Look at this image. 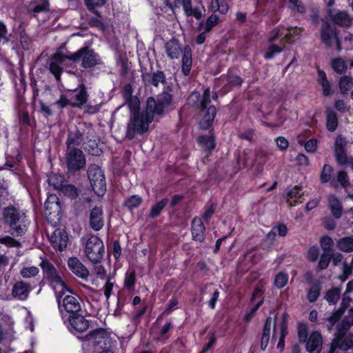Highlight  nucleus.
Returning a JSON list of instances; mask_svg holds the SVG:
<instances>
[{"label": "nucleus", "mask_w": 353, "mask_h": 353, "mask_svg": "<svg viewBox=\"0 0 353 353\" xmlns=\"http://www.w3.org/2000/svg\"><path fill=\"white\" fill-rule=\"evenodd\" d=\"M88 176L93 191L97 195H103L106 190V183L104 174L101 168L94 164L88 170Z\"/></svg>", "instance_id": "1a4fd4ad"}, {"label": "nucleus", "mask_w": 353, "mask_h": 353, "mask_svg": "<svg viewBox=\"0 0 353 353\" xmlns=\"http://www.w3.org/2000/svg\"><path fill=\"white\" fill-rule=\"evenodd\" d=\"M39 270L35 266L26 267L21 270L20 274L23 278H31L39 274Z\"/></svg>", "instance_id": "de8ad7c7"}, {"label": "nucleus", "mask_w": 353, "mask_h": 353, "mask_svg": "<svg viewBox=\"0 0 353 353\" xmlns=\"http://www.w3.org/2000/svg\"><path fill=\"white\" fill-rule=\"evenodd\" d=\"M71 327L79 332H83L88 328V321L81 315L74 316L70 319Z\"/></svg>", "instance_id": "cd10ccee"}, {"label": "nucleus", "mask_w": 353, "mask_h": 353, "mask_svg": "<svg viewBox=\"0 0 353 353\" xmlns=\"http://www.w3.org/2000/svg\"><path fill=\"white\" fill-rule=\"evenodd\" d=\"M28 14L37 17L40 13H47L50 11V3L48 0H31L26 6Z\"/></svg>", "instance_id": "dca6fc26"}, {"label": "nucleus", "mask_w": 353, "mask_h": 353, "mask_svg": "<svg viewBox=\"0 0 353 353\" xmlns=\"http://www.w3.org/2000/svg\"><path fill=\"white\" fill-rule=\"evenodd\" d=\"M288 315L285 313L283 314L282 319L281 322L279 323V327L280 330V336L279 343L277 344V347L281 350H283L285 345V338L288 334Z\"/></svg>", "instance_id": "bb28decb"}, {"label": "nucleus", "mask_w": 353, "mask_h": 353, "mask_svg": "<svg viewBox=\"0 0 353 353\" xmlns=\"http://www.w3.org/2000/svg\"><path fill=\"white\" fill-rule=\"evenodd\" d=\"M68 266L70 270L77 276L87 281L90 272L88 268L77 257H70L68 260Z\"/></svg>", "instance_id": "2eb2a0df"}, {"label": "nucleus", "mask_w": 353, "mask_h": 353, "mask_svg": "<svg viewBox=\"0 0 353 353\" xmlns=\"http://www.w3.org/2000/svg\"><path fill=\"white\" fill-rule=\"evenodd\" d=\"M192 235L195 241L201 243L205 237V228L201 218L194 217L192 221Z\"/></svg>", "instance_id": "4be33fe9"}, {"label": "nucleus", "mask_w": 353, "mask_h": 353, "mask_svg": "<svg viewBox=\"0 0 353 353\" xmlns=\"http://www.w3.org/2000/svg\"><path fill=\"white\" fill-rule=\"evenodd\" d=\"M60 192L72 199H75L78 195L77 188L70 184H63L60 189Z\"/></svg>", "instance_id": "37998d69"}, {"label": "nucleus", "mask_w": 353, "mask_h": 353, "mask_svg": "<svg viewBox=\"0 0 353 353\" xmlns=\"http://www.w3.org/2000/svg\"><path fill=\"white\" fill-rule=\"evenodd\" d=\"M353 325V308L348 310L347 315L342 320L337 327L339 332H346L351 326Z\"/></svg>", "instance_id": "72a5a7b5"}, {"label": "nucleus", "mask_w": 353, "mask_h": 353, "mask_svg": "<svg viewBox=\"0 0 353 353\" xmlns=\"http://www.w3.org/2000/svg\"><path fill=\"white\" fill-rule=\"evenodd\" d=\"M50 241L54 249L63 251L67 248L68 236L65 230L57 229L52 234Z\"/></svg>", "instance_id": "f3484780"}, {"label": "nucleus", "mask_w": 353, "mask_h": 353, "mask_svg": "<svg viewBox=\"0 0 353 353\" xmlns=\"http://www.w3.org/2000/svg\"><path fill=\"white\" fill-rule=\"evenodd\" d=\"M2 220L10 228L11 234L17 236H22L27 231L29 225L26 213L13 205L3 209Z\"/></svg>", "instance_id": "f03ea898"}, {"label": "nucleus", "mask_w": 353, "mask_h": 353, "mask_svg": "<svg viewBox=\"0 0 353 353\" xmlns=\"http://www.w3.org/2000/svg\"><path fill=\"white\" fill-rule=\"evenodd\" d=\"M199 93L193 92L188 98V103L193 105L199 102L201 117L199 125L201 128L208 129L212 125L216 112L215 107L210 105L211 99L209 88L204 90L202 100L199 101Z\"/></svg>", "instance_id": "7ed1b4c3"}, {"label": "nucleus", "mask_w": 353, "mask_h": 353, "mask_svg": "<svg viewBox=\"0 0 353 353\" xmlns=\"http://www.w3.org/2000/svg\"><path fill=\"white\" fill-rule=\"evenodd\" d=\"M84 252L92 264L101 263L104 254L103 241L97 236H90L85 243Z\"/></svg>", "instance_id": "423d86ee"}, {"label": "nucleus", "mask_w": 353, "mask_h": 353, "mask_svg": "<svg viewBox=\"0 0 353 353\" xmlns=\"http://www.w3.org/2000/svg\"><path fill=\"white\" fill-rule=\"evenodd\" d=\"M346 139L341 135L338 136L334 143V156L337 163L340 165H345L349 159L346 154Z\"/></svg>", "instance_id": "4468645a"}, {"label": "nucleus", "mask_w": 353, "mask_h": 353, "mask_svg": "<svg viewBox=\"0 0 353 353\" xmlns=\"http://www.w3.org/2000/svg\"><path fill=\"white\" fill-rule=\"evenodd\" d=\"M320 39L327 48L335 47L339 52L341 50V43L336 29L327 21H323L321 26Z\"/></svg>", "instance_id": "6e6552de"}, {"label": "nucleus", "mask_w": 353, "mask_h": 353, "mask_svg": "<svg viewBox=\"0 0 353 353\" xmlns=\"http://www.w3.org/2000/svg\"><path fill=\"white\" fill-rule=\"evenodd\" d=\"M323 345L321 334L317 332H312L306 341V350L310 353H320Z\"/></svg>", "instance_id": "a211bd4d"}, {"label": "nucleus", "mask_w": 353, "mask_h": 353, "mask_svg": "<svg viewBox=\"0 0 353 353\" xmlns=\"http://www.w3.org/2000/svg\"><path fill=\"white\" fill-rule=\"evenodd\" d=\"M329 208L336 219H339L342 214V206L339 200L334 196L330 195L328 198Z\"/></svg>", "instance_id": "7c9ffc66"}, {"label": "nucleus", "mask_w": 353, "mask_h": 353, "mask_svg": "<svg viewBox=\"0 0 353 353\" xmlns=\"http://www.w3.org/2000/svg\"><path fill=\"white\" fill-rule=\"evenodd\" d=\"M106 0H85L86 5L89 10L93 12L94 14L100 17L98 11L95 10V7H100L105 3Z\"/></svg>", "instance_id": "864d4df0"}, {"label": "nucleus", "mask_w": 353, "mask_h": 353, "mask_svg": "<svg viewBox=\"0 0 353 353\" xmlns=\"http://www.w3.org/2000/svg\"><path fill=\"white\" fill-rule=\"evenodd\" d=\"M326 127L328 131L334 132L338 127V117L330 108L326 109Z\"/></svg>", "instance_id": "c756f323"}, {"label": "nucleus", "mask_w": 353, "mask_h": 353, "mask_svg": "<svg viewBox=\"0 0 353 353\" xmlns=\"http://www.w3.org/2000/svg\"><path fill=\"white\" fill-rule=\"evenodd\" d=\"M287 30L289 32L285 35L283 39L285 40V42H288V43L292 42V37L294 34L299 35L303 32L302 28H297L296 27H295V28L288 27V28H287Z\"/></svg>", "instance_id": "6e6d98bb"}, {"label": "nucleus", "mask_w": 353, "mask_h": 353, "mask_svg": "<svg viewBox=\"0 0 353 353\" xmlns=\"http://www.w3.org/2000/svg\"><path fill=\"white\" fill-rule=\"evenodd\" d=\"M301 190L298 186L292 188L288 193V203L290 206H294L299 203V199L301 197ZM299 203H302L301 201Z\"/></svg>", "instance_id": "4c0bfd02"}, {"label": "nucleus", "mask_w": 353, "mask_h": 353, "mask_svg": "<svg viewBox=\"0 0 353 353\" xmlns=\"http://www.w3.org/2000/svg\"><path fill=\"white\" fill-rule=\"evenodd\" d=\"M342 315V312L340 310L335 311L333 312L327 319L329 325H327V330L331 331L333 328L334 325L339 320Z\"/></svg>", "instance_id": "13d9d810"}, {"label": "nucleus", "mask_w": 353, "mask_h": 353, "mask_svg": "<svg viewBox=\"0 0 353 353\" xmlns=\"http://www.w3.org/2000/svg\"><path fill=\"white\" fill-rule=\"evenodd\" d=\"M272 325L274 327L272 340H274L276 339V322L271 317H268L265 323L263 332L261 340V348L263 350H265V348L268 346L270 337L271 328Z\"/></svg>", "instance_id": "aec40b11"}, {"label": "nucleus", "mask_w": 353, "mask_h": 353, "mask_svg": "<svg viewBox=\"0 0 353 353\" xmlns=\"http://www.w3.org/2000/svg\"><path fill=\"white\" fill-rule=\"evenodd\" d=\"M336 245L342 252H353V237L347 236L341 238L337 241Z\"/></svg>", "instance_id": "f704fd0d"}, {"label": "nucleus", "mask_w": 353, "mask_h": 353, "mask_svg": "<svg viewBox=\"0 0 353 353\" xmlns=\"http://www.w3.org/2000/svg\"><path fill=\"white\" fill-rule=\"evenodd\" d=\"M331 65L332 69L339 74L345 72L347 69L345 62L341 58H336L332 59Z\"/></svg>", "instance_id": "79ce46f5"}, {"label": "nucleus", "mask_w": 353, "mask_h": 353, "mask_svg": "<svg viewBox=\"0 0 353 353\" xmlns=\"http://www.w3.org/2000/svg\"><path fill=\"white\" fill-rule=\"evenodd\" d=\"M272 230L275 232L276 235L278 234L280 236H285L287 234L288 229L285 225L280 223L274 226Z\"/></svg>", "instance_id": "774afa93"}, {"label": "nucleus", "mask_w": 353, "mask_h": 353, "mask_svg": "<svg viewBox=\"0 0 353 353\" xmlns=\"http://www.w3.org/2000/svg\"><path fill=\"white\" fill-rule=\"evenodd\" d=\"M332 170L333 169L330 165L327 164L324 165L320 176V179L322 183H326L330 181Z\"/></svg>", "instance_id": "5fc2aeb1"}, {"label": "nucleus", "mask_w": 353, "mask_h": 353, "mask_svg": "<svg viewBox=\"0 0 353 353\" xmlns=\"http://www.w3.org/2000/svg\"><path fill=\"white\" fill-rule=\"evenodd\" d=\"M320 244L324 252H329L333 247L334 241L330 236H324L321 238Z\"/></svg>", "instance_id": "603ef678"}, {"label": "nucleus", "mask_w": 353, "mask_h": 353, "mask_svg": "<svg viewBox=\"0 0 353 353\" xmlns=\"http://www.w3.org/2000/svg\"><path fill=\"white\" fill-rule=\"evenodd\" d=\"M0 243L9 247H19L21 245L19 241L9 236L1 238Z\"/></svg>", "instance_id": "052dcab7"}, {"label": "nucleus", "mask_w": 353, "mask_h": 353, "mask_svg": "<svg viewBox=\"0 0 353 353\" xmlns=\"http://www.w3.org/2000/svg\"><path fill=\"white\" fill-rule=\"evenodd\" d=\"M331 260V256L329 254L324 253L321 255L319 262V267L321 270L327 268L330 264Z\"/></svg>", "instance_id": "e2e57ef3"}, {"label": "nucleus", "mask_w": 353, "mask_h": 353, "mask_svg": "<svg viewBox=\"0 0 353 353\" xmlns=\"http://www.w3.org/2000/svg\"><path fill=\"white\" fill-rule=\"evenodd\" d=\"M337 180L344 188H346L350 185L347 174L345 171H339L338 172Z\"/></svg>", "instance_id": "bf43d9fd"}, {"label": "nucleus", "mask_w": 353, "mask_h": 353, "mask_svg": "<svg viewBox=\"0 0 353 353\" xmlns=\"http://www.w3.org/2000/svg\"><path fill=\"white\" fill-rule=\"evenodd\" d=\"M168 203L169 199L168 198H164L162 200L155 203L150 210L149 217L151 219H154L159 216L161 214L162 210L168 204Z\"/></svg>", "instance_id": "2f4dec72"}, {"label": "nucleus", "mask_w": 353, "mask_h": 353, "mask_svg": "<svg viewBox=\"0 0 353 353\" xmlns=\"http://www.w3.org/2000/svg\"><path fill=\"white\" fill-rule=\"evenodd\" d=\"M353 86V79L347 76L342 77L339 80V89L342 94H346Z\"/></svg>", "instance_id": "a19ab883"}, {"label": "nucleus", "mask_w": 353, "mask_h": 353, "mask_svg": "<svg viewBox=\"0 0 353 353\" xmlns=\"http://www.w3.org/2000/svg\"><path fill=\"white\" fill-rule=\"evenodd\" d=\"M142 203V198L138 195H133L127 199L125 205L130 210L138 208Z\"/></svg>", "instance_id": "a18cd8bd"}, {"label": "nucleus", "mask_w": 353, "mask_h": 353, "mask_svg": "<svg viewBox=\"0 0 353 353\" xmlns=\"http://www.w3.org/2000/svg\"><path fill=\"white\" fill-rule=\"evenodd\" d=\"M45 214L46 216H58L61 212V206L59 198L55 194H50L47 198L45 203Z\"/></svg>", "instance_id": "6ab92c4d"}, {"label": "nucleus", "mask_w": 353, "mask_h": 353, "mask_svg": "<svg viewBox=\"0 0 353 353\" xmlns=\"http://www.w3.org/2000/svg\"><path fill=\"white\" fill-rule=\"evenodd\" d=\"M65 164L69 172H75L83 169L86 163L85 156L78 148H66Z\"/></svg>", "instance_id": "0eeeda50"}, {"label": "nucleus", "mask_w": 353, "mask_h": 353, "mask_svg": "<svg viewBox=\"0 0 353 353\" xmlns=\"http://www.w3.org/2000/svg\"><path fill=\"white\" fill-rule=\"evenodd\" d=\"M135 280L136 273L134 270H132L130 272L127 273L124 282L125 288L130 291L133 290L134 288Z\"/></svg>", "instance_id": "49530a36"}, {"label": "nucleus", "mask_w": 353, "mask_h": 353, "mask_svg": "<svg viewBox=\"0 0 353 353\" xmlns=\"http://www.w3.org/2000/svg\"><path fill=\"white\" fill-rule=\"evenodd\" d=\"M219 23V17L216 14H211L206 21L205 32H210L213 27Z\"/></svg>", "instance_id": "4d7b16f0"}, {"label": "nucleus", "mask_w": 353, "mask_h": 353, "mask_svg": "<svg viewBox=\"0 0 353 353\" xmlns=\"http://www.w3.org/2000/svg\"><path fill=\"white\" fill-rule=\"evenodd\" d=\"M216 208V205L214 203H211L210 205L206 207L205 212L202 216V218L205 221H208L214 213L215 210Z\"/></svg>", "instance_id": "0e129e2a"}, {"label": "nucleus", "mask_w": 353, "mask_h": 353, "mask_svg": "<svg viewBox=\"0 0 353 353\" xmlns=\"http://www.w3.org/2000/svg\"><path fill=\"white\" fill-rule=\"evenodd\" d=\"M317 148V141L316 139H312L305 143V149L308 152H314Z\"/></svg>", "instance_id": "338daca9"}, {"label": "nucleus", "mask_w": 353, "mask_h": 353, "mask_svg": "<svg viewBox=\"0 0 353 353\" xmlns=\"http://www.w3.org/2000/svg\"><path fill=\"white\" fill-rule=\"evenodd\" d=\"M90 225L95 231L100 230L104 225L103 210L99 207L92 209L90 213Z\"/></svg>", "instance_id": "412c9836"}, {"label": "nucleus", "mask_w": 353, "mask_h": 353, "mask_svg": "<svg viewBox=\"0 0 353 353\" xmlns=\"http://www.w3.org/2000/svg\"><path fill=\"white\" fill-rule=\"evenodd\" d=\"M81 132H84L83 134V137L85 138V141L83 143H86L85 141H88L90 140V139L94 138V130L92 129L91 125H85L83 124L79 125Z\"/></svg>", "instance_id": "3c124183"}, {"label": "nucleus", "mask_w": 353, "mask_h": 353, "mask_svg": "<svg viewBox=\"0 0 353 353\" xmlns=\"http://www.w3.org/2000/svg\"><path fill=\"white\" fill-rule=\"evenodd\" d=\"M146 85H152L157 87L159 83H165V75L162 71H157L152 74L147 73L142 76Z\"/></svg>", "instance_id": "393cba45"}, {"label": "nucleus", "mask_w": 353, "mask_h": 353, "mask_svg": "<svg viewBox=\"0 0 353 353\" xmlns=\"http://www.w3.org/2000/svg\"><path fill=\"white\" fill-rule=\"evenodd\" d=\"M84 132H81L79 126L73 131H70L66 144L67 148H77L81 143L85 141V138L83 137Z\"/></svg>", "instance_id": "b1692460"}, {"label": "nucleus", "mask_w": 353, "mask_h": 353, "mask_svg": "<svg viewBox=\"0 0 353 353\" xmlns=\"http://www.w3.org/2000/svg\"><path fill=\"white\" fill-rule=\"evenodd\" d=\"M288 276L284 272H279L274 279V285L277 288H283L288 283Z\"/></svg>", "instance_id": "09e8293b"}, {"label": "nucleus", "mask_w": 353, "mask_h": 353, "mask_svg": "<svg viewBox=\"0 0 353 353\" xmlns=\"http://www.w3.org/2000/svg\"><path fill=\"white\" fill-rule=\"evenodd\" d=\"M60 292L57 294V301L60 309L62 307L68 313H77L81 310L79 299L74 295H65L61 300Z\"/></svg>", "instance_id": "9b49d317"}, {"label": "nucleus", "mask_w": 353, "mask_h": 353, "mask_svg": "<svg viewBox=\"0 0 353 353\" xmlns=\"http://www.w3.org/2000/svg\"><path fill=\"white\" fill-rule=\"evenodd\" d=\"M48 181L50 185L60 190L61 187L63 185L64 177L59 174H52L49 176Z\"/></svg>", "instance_id": "ea45409f"}, {"label": "nucleus", "mask_w": 353, "mask_h": 353, "mask_svg": "<svg viewBox=\"0 0 353 353\" xmlns=\"http://www.w3.org/2000/svg\"><path fill=\"white\" fill-rule=\"evenodd\" d=\"M86 143H83L84 144H86L85 149L88 150V152L92 154L98 156L101 152V149H99L97 146V140L94 138L90 139L89 141H85Z\"/></svg>", "instance_id": "c03bdc74"}, {"label": "nucleus", "mask_w": 353, "mask_h": 353, "mask_svg": "<svg viewBox=\"0 0 353 353\" xmlns=\"http://www.w3.org/2000/svg\"><path fill=\"white\" fill-rule=\"evenodd\" d=\"M69 57L70 55H63L59 52H57L53 54L49 65V69L57 81L60 80L61 74L63 71V63L67 60H69Z\"/></svg>", "instance_id": "ddd939ff"}, {"label": "nucleus", "mask_w": 353, "mask_h": 353, "mask_svg": "<svg viewBox=\"0 0 353 353\" xmlns=\"http://www.w3.org/2000/svg\"><path fill=\"white\" fill-rule=\"evenodd\" d=\"M319 82L322 86L323 92L325 96H329L331 93L330 84L327 79L326 74L324 71L318 70Z\"/></svg>", "instance_id": "e433bc0d"}, {"label": "nucleus", "mask_w": 353, "mask_h": 353, "mask_svg": "<svg viewBox=\"0 0 353 353\" xmlns=\"http://www.w3.org/2000/svg\"><path fill=\"white\" fill-rule=\"evenodd\" d=\"M340 295L341 288H334L326 292L324 298L330 304L334 305L339 299Z\"/></svg>", "instance_id": "58836bf2"}, {"label": "nucleus", "mask_w": 353, "mask_h": 353, "mask_svg": "<svg viewBox=\"0 0 353 353\" xmlns=\"http://www.w3.org/2000/svg\"><path fill=\"white\" fill-rule=\"evenodd\" d=\"M283 47L284 46L281 47L274 44L271 45L265 53L264 57L267 59H272L276 54L279 53L283 50Z\"/></svg>", "instance_id": "8fccbe9b"}, {"label": "nucleus", "mask_w": 353, "mask_h": 353, "mask_svg": "<svg viewBox=\"0 0 353 353\" xmlns=\"http://www.w3.org/2000/svg\"><path fill=\"white\" fill-rule=\"evenodd\" d=\"M329 14L332 20L337 25L342 27H348L352 23V19L346 11H339L335 14H332L329 10Z\"/></svg>", "instance_id": "a878e982"}, {"label": "nucleus", "mask_w": 353, "mask_h": 353, "mask_svg": "<svg viewBox=\"0 0 353 353\" xmlns=\"http://www.w3.org/2000/svg\"><path fill=\"white\" fill-rule=\"evenodd\" d=\"M40 266L43 270V276L48 279L52 283L59 285L61 287V290L65 288V282L59 275L58 271L52 263L47 260H42Z\"/></svg>", "instance_id": "9d476101"}, {"label": "nucleus", "mask_w": 353, "mask_h": 353, "mask_svg": "<svg viewBox=\"0 0 353 353\" xmlns=\"http://www.w3.org/2000/svg\"><path fill=\"white\" fill-rule=\"evenodd\" d=\"M70 61L78 62L81 61V67L84 69L94 68L101 64V59L95 51L88 46H85L77 52L72 53L69 57Z\"/></svg>", "instance_id": "39448f33"}, {"label": "nucleus", "mask_w": 353, "mask_h": 353, "mask_svg": "<svg viewBox=\"0 0 353 353\" xmlns=\"http://www.w3.org/2000/svg\"><path fill=\"white\" fill-rule=\"evenodd\" d=\"M299 341L301 343H305L307 338V328L305 325H300L298 328Z\"/></svg>", "instance_id": "680f3d73"}, {"label": "nucleus", "mask_w": 353, "mask_h": 353, "mask_svg": "<svg viewBox=\"0 0 353 353\" xmlns=\"http://www.w3.org/2000/svg\"><path fill=\"white\" fill-rule=\"evenodd\" d=\"M319 255V250L316 246L311 247L307 252V259L311 261L317 260Z\"/></svg>", "instance_id": "69168bd1"}, {"label": "nucleus", "mask_w": 353, "mask_h": 353, "mask_svg": "<svg viewBox=\"0 0 353 353\" xmlns=\"http://www.w3.org/2000/svg\"><path fill=\"white\" fill-rule=\"evenodd\" d=\"M164 48L167 56L170 59H179L181 54H183L181 72L185 76L189 75L192 64V54L190 47L185 46V48L182 49L179 41L172 39L165 43Z\"/></svg>", "instance_id": "20e7f679"}, {"label": "nucleus", "mask_w": 353, "mask_h": 353, "mask_svg": "<svg viewBox=\"0 0 353 353\" xmlns=\"http://www.w3.org/2000/svg\"><path fill=\"white\" fill-rule=\"evenodd\" d=\"M197 141L203 150L208 153L211 152L216 145L214 137L212 135L201 136L198 137Z\"/></svg>", "instance_id": "c85d7f7f"}, {"label": "nucleus", "mask_w": 353, "mask_h": 353, "mask_svg": "<svg viewBox=\"0 0 353 353\" xmlns=\"http://www.w3.org/2000/svg\"><path fill=\"white\" fill-rule=\"evenodd\" d=\"M88 94L85 90V85L83 83L79 85V92L76 94V102L72 103L74 107H81L88 100Z\"/></svg>", "instance_id": "473e14b6"}, {"label": "nucleus", "mask_w": 353, "mask_h": 353, "mask_svg": "<svg viewBox=\"0 0 353 353\" xmlns=\"http://www.w3.org/2000/svg\"><path fill=\"white\" fill-rule=\"evenodd\" d=\"M321 291V286L319 283H315L311 285L307 290V299L310 303L315 302L319 297Z\"/></svg>", "instance_id": "c9c22d12"}, {"label": "nucleus", "mask_w": 353, "mask_h": 353, "mask_svg": "<svg viewBox=\"0 0 353 353\" xmlns=\"http://www.w3.org/2000/svg\"><path fill=\"white\" fill-rule=\"evenodd\" d=\"M172 101V97L168 92L159 95L157 99L149 97L144 111H134L133 117L128 123L126 137L132 139L136 132L142 134L146 132L149 123L154 119V115L162 114L165 108L171 105Z\"/></svg>", "instance_id": "f257e3e1"}, {"label": "nucleus", "mask_w": 353, "mask_h": 353, "mask_svg": "<svg viewBox=\"0 0 353 353\" xmlns=\"http://www.w3.org/2000/svg\"><path fill=\"white\" fill-rule=\"evenodd\" d=\"M31 286L29 283L22 281L14 283L12 290V296L19 300H26L30 294Z\"/></svg>", "instance_id": "5701e85b"}, {"label": "nucleus", "mask_w": 353, "mask_h": 353, "mask_svg": "<svg viewBox=\"0 0 353 353\" xmlns=\"http://www.w3.org/2000/svg\"><path fill=\"white\" fill-rule=\"evenodd\" d=\"M345 332H339L337 330V334L334 339L329 353H334L336 348L346 351L353 347V334L345 335Z\"/></svg>", "instance_id": "f8f14e48"}]
</instances>
